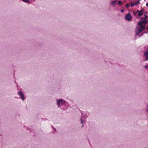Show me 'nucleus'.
Wrapping results in <instances>:
<instances>
[{"label": "nucleus", "mask_w": 148, "mask_h": 148, "mask_svg": "<svg viewBox=\"0 0 148 148\" xmlns=\"http://www.w3.org/2000/svg\"><path fill=\"white\" fill-rule=\"evenodd\" d=\"M132 16L130 14L126 15L125 16V19L128 21H130L132 19Z\"/></svg>", "instance_id": "nucleus-1"}, {"label": "nucleus", "mask_w": 148, "mask_h": 148, "mask_svg": "<svg viewBox=\"0 0 148 148\" xmlns=\"http://www.w3.org/2000/svg\"><path fill=\"white\" fill-rule=\"evenodd\" d=\"M138 25H140L138 30L140 32H142V31L145 29V25H143L142 24H138Z\"/></svg>", "instance_id": "nucleus-2"}, {"label": "nucleus", "mask_w": 148, "mask_h": 148, "mask_svg": "<svg viewBox=\"0 0 148 148\" xmlns=\"http://www.w3.org/2000/svg\"><path fill=\"white\" fill-rule=\"evenodd\" d=\"M65 101L62 99H60L57 101V105L58 106V107H60V103H61L62 105H63L64 103H65Z\"/></svg>", "instance_id": "nucleus-3"}, {"label": "nucleus", "mask_w": 148, "mask_h": 148, "mask_svg": "<svg viewBox=\"0 0 148 148\" xmlns=\"http://www.w3.org/2000/svg\"><path fill=\"white\" fill-rule=\"evenodd\" d=\"M18 94L20 96L21 99L23 101H24V95L22 93V92L21 91H20L18 93Z\"/></svg>", "instance_id": "nucleus-4"}, {"label": "nucleus", "mask_w": 148, "mask_h": 148, "mask_svg": "<svg viewBox=\"0 0 148 148\" xmlns=\"http://www.w3.org/2000/svg\"><path fill=\"white\" fill-rule=\"evenodd\" d=\"M144 55L146 56V59L144 60V61L148 60V52L146 51L144 53Z\"/></svg>", "instance_id": "nucleus-5"}, {"label": "nucleus", "mask_w": 148, "mask_h": 148, "mask_svg": "<svg viewBox=\"0 0 148 148\" xmlns=\"http://www.w3.org/2000/svg\"><path fill=\"white\" fill-rule=\"evenodd\" d=\"M147 23V22L146 20L143 21H140V22L138 23V24H142V23H144L145 25H146V23Z\"/></svg>", "instance_id": "nucleus-6"}, {"label": "nucleus", "mask_w": 148, "mask_h": 148, "mask_svg": "<svg viewBox=\"0 0 148 148\" xmlns=\"http://www.w3.org/2000/svg\"><path fill=\"white\" fill-rule=\"evenodd\" d=\"M143 12V10L142 9L140 11V12L138 13V15L139 16H140L143 15V13L142 12Z\"/></svg>", "instance_id": "nucleus-7"}, {"label": "nucleus", "mask_w": 148, "mask_h": 148, "mask_svg": "<svg viewBox=\"0 0 148 148\" xmlns=\"http://www.w3.org/2000/svg\"><path fill=\"white\" fill-rule=\"evenodd\" d=\"M116 1H112L111 2V4L112 5H114V4L116 3Z\"/></svg>", "instance_id": "nucleus-8"}, {"label": "nucleus", "mask_w": 148, "mask_h": 148, "mask_svg": "<svg viewBox=\"0 0 148 148\" xmlns=\"http://www.w3.org/2000/svg\"><path fill=\"white\" fill-rule=\"evenodd\" d=\"M118 4L120 5H121L122 4V2L121 1H119L118 2Z\"/></svg>", "instance_id": "nucleus-9"}, {"label": "nucleus", "mask_w": 148, "mask_h": 148, "mask_svg": "<svg viewBox=\"0 0 148 148\" xmlns=\"http://www.w3.org/2000/svg\"><path fill=\"white\" fill-rule=\"evenodd\" d=\"M140 2L137 1V2H135L134 3V5H137V4H140Z\"/></svg>", "instance_id": "nucleus-10"}, {"label": "nucleus", "mask_w": 148, "mask_h": 148, "mask_svg": "<svg viewBox=\"0 0 148 148\" xmlns=\"http://www.w3.org/2000/svg\"><path fill=\"white\" fill-rule=\"evenodd\" d=\"M22 1L25 2H28L29 1V0H22Z\"/></svg>", "instance_id": "nucleus-11"}, {"label": "nucleus", "mask_w": 148, "mask_h": 148, "mask_svg": "<svg viewBox=\"0 0 148 148\" xmlns=\"http://www.w3.org/2000/svg\"><path fill=\"white\" fill-rule=\"evenodd\" d=\"M130 5H131V6L132 7H133V6H134V4H133V3H130Z\"/></svg>", "instance_id": "nucleus-12"}, {"label": "nucleus", "mask_w": 148, "mask_h": 148, "mask_svg": "<svg viewBox=\"0 0 148 148\" xmlns=\"http://www.w3.org/2000/svg\"><path fill=\"white\" fill-rule=\"evenodd\" d=\"M141 32H140L139 31H138V32H136V34L137 35H138Z\"/></svg>", "instance_id": "nucleus-13"}, {"label": "nucleus", "mask_w": 148, "mask_h": 148, "mask_svg": "<svg viewBox=\"0 0 148 148\" xmlns=\"http://www.w3.org/2000/svg\"><path fill=\"white\" fill-rule=\"evenodd\" d=\"M129 6V5L128 4H126L125 5V7L127 8H128Z\"/></svg>", "instance_id": "nucleus-14"}, {"label": "nucleus", "mask_w": 148, "mask_h": 148, "mask_svg": "<svg viewBox=\"0 0 148 148\" xmlns=\"http://www.w3.org/2000/svg\"><path fill=\"white\" fill-rule=\"evenodd\" d=\"M145 67L146 68H148V65L145 66Z\"/></svg>", "instance_id": "nucleus-15"}, {"label": "nucleus", "mask_w": 148, "mask_h": 148, "mask_svg": "<svg viewBox=\"0 0 148 148\" xmlns=\"http://www.w3.org/2000/svg\"><path fill=\"white\" fill-rule=\"evenodd\" d=\"M81 123H82V122H83V121H82V119H81Z\"/></svg>", "instance_id": "nucleus-16"}, {"label": "nucleus", "mask_w": 148, "mask_h": 148, "mask_svg": "<svg viewBox=\"0 0 148 148\" xmlns=\"http://www.w3.org/2000/svg\"><path fill=\"white\" fill-rule=\"evenodd\" d=\"M121 12H124V10H121Z\"/></svg>", "instance_id": "nucleus-17"}, {"label": "nucleus", "mask_w": 148, "mask_h": 148, "mask_svg": "<svg viewBox=\"0 0 148 148\" xmlns=\"http://www.w3.org/2000/svg\"><path fill=\"white\" fill-rule=\"evenodd\" d=\"M146 6H148V3H147L146 4Z\"/></svg>", "instance_id": "nucleus-18"}, {"label": "nucleus", "mask_w": 148, "mask_h": 148, "mask_svg": "<svg viewBox=\"0 0 148 148\" xmlns=\"http://www.w3.org/2000/svg\"><path fill=\"white\" fill-rule=\"evenodd\" d=\"M140 12V11L139 10H137V12H138V13H139V12Z\"/></svg>", "instance_id": "nucleus-19"}, {"label": "nucleus", "mask_w": 148, "mask_h": 148, "mask_svg": "<svg viewBox=\"0 0 148 148\" xmlns=\"http://www.w3.org/2000/svg\"><path fill=\"white\" fill-rule=\"evenodd\" d=\"M147 30H148V27L147 28Z\"/></svg>", "instance_id": "nucleus-20"}]
</instances>
